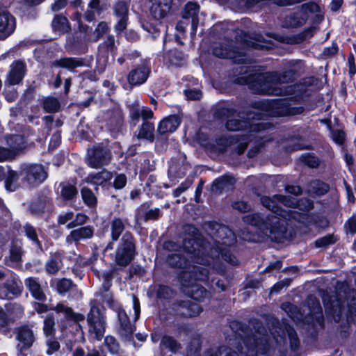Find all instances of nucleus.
Instances as JSON below:
<instances>
[{"label":"nucleus","instance_id":"obj_38","mask_svg":"<svg viewBox=\"0 0 356 356\" xmlns=\"http://www.w3.org/2000/svg\"><path fill=\"white\" fill-rule=\"evenodd\" d=\"M62 266V261L58 256L51 257L45 264V269L49 274H56Z\"/></svg>","mask_w":356,"mask_h":356},{"label":"nucleus","instance_id":"obj_16","mask_svg":"<svg viewBox=\"0 0 356 356\" xmlns=\"http://www.w3.org/2000/svg\"><path fill=\"white\" fill-rule=\"evenodd\" d=\"M149 73V67L145 63H142L129 73L128 81L131 86L140 85L146 81Z\"/></svg>","mask_w":356,"mask_h":356},{"label":"nucleus","instance_id":"obj_4","mask_svg":"<svg viewBox=\"0 0 356 356\" xmlns=\"http://www.w3.org/2000/svg\"><path fill=\"white\" fill-rule=\"evenodd\" d=\"M292 79L293 73L291 71H286L243 75L236 78L234 81L240 85L248 84L252 92L256 94L276 96L298 95L299 86L286 85Z\"/></svg>","mask_w":356,"mask_h":356},{"label":"nucleus","instance_id":"obj_12","mask_svg":"<svg viewBox=\"0 0 356 356\" xmlns=\"http://www.w3.org/2000/svg\"><path fill=\"white\" fill-rule=\"evenodd\" d=\"M213 54L219 58L232 59L236 63H244L246 60L245 54L239 51L232 44H217L213 48Z\"/></svg>","mask_w":356,"mask_h":356},{"label":"nucleus","instance_id":"obj_30","mask_svg":"<svg viewBox=\"0 0 356 356\" xmlns=\"http://www.w3.org/2000/svg\"><path fill=\"white\" fill-rule=\"evenodd\" d=\"M330 190L329 185L319 179L312 181L308 186V191L317 195H323L326 194Z\"/></svg>","mask_w":356,"mask_h":356},{"label":"nucleus","instance_id":"obj_62","mask_svg":"<svg viewBox=\"0 0 356 356\" xmlns=\"http://www.w3.org/2000/svg\"><path fill=\"white\" fill-rule=\"evenodd\" d=\"M289 284H290V280L288 279L276 283L271 289L270 295H271L274 293L280 292L284 286H289Z\"/></svg>","mask_w":356,"mask_h":356},{"label":"nucleus","instance_id":"obj_7","mask_svg":"<svg viewBox=\"0 0 356 356\" xmlns=\"http://www.w3.org/2000/svg\"><path fill=\"white\" fill-rule=\"evenodd\" d=\"M344 293L346 295L348 294L349 298H352L349 301L348 300H346L348 312H347V319L348 321H356V298L355 293L354 291H350L348 290V291H345ZM342 295L339 293L336 296L334 297V299H330L329 300H327L326 298H323L324 305L325 307V311L329 315H332L334 321H339L342 311L345 309V300L341 301V299L342 298Z\"/></svg>","mask_w":356,"mask_h":356},{"label":"nucleus","instance_id":"obj_29","mask_svg":"<svg viewBox=\"0 0 356 356\" xmlns=\"http://www.w3.org/2000/svg\"><path fill=\"white\" fill-rule=\"evenodd\" d=\"M126 220L115 217L111 222V237L112 241H117L125 229Z\"/></svg>","mask_w":356,"mask_h":356},{"label":"nucleus","instance_id":"obj_53","mask_svg":"<svg viewBox=\"0 0 356 356\" xmlns=\"http://www.w3.org/2000/svg\"><path fill=\"white\" fill-rule=\"evenodd\" d=\"M115 12L116 15L118 17H127V12H128L127 5L123 2L118 3L115 7Z\"/></svg>","mask_w":356,"mask_h":356},{"label":"nucleus","instance_id":"obj_46","mask_svg":"<svg viewBox=\"0 0 356 356\" xmlns=\"http://www.w3.org/2000/svg\"><path fill=\"white\" fill-rule=\"evenodd\" d=\"M104 344L108 350L113 354L117 353L119 350V345L115 339L111 336H107L104 340Z\"/></svg>","mask_w":356,"mask_h":356},{"label":"nucleus","instance_id":"obj_41","mask_svg":"<svg viewBox=\"0 0 356 356\" xmlns=\"http://www.w3.org/2000/svg\"><path fill=\"white\" fill-rule=\"evenodd\" d=\"M88 219V217L86 214L79 213L75 217L74 216V218L71 222L67 224V228L70 229L74 227L83 225L87 222Z\"/></svg>","mask_w":356,"mask_h":356},{"label":"nucleus","instance_id":"obj_23","mask_svg":"<svg viewBox=\"0 0 356 356\" xmlns=\"http://www.w3.org/2000/svg\"><path fill=\"white\" fill-rule=\"evenodd\" d=\"M235 179L230 175H224L216 179L212 184L211 191L215 193H221L222 191L232 188Z\"/></svg>","mask_w":356,"mask_h":356},{"label":"nucleus","instance_id":"obj_44","mask_svg":"<svg viewBox=\"0 0 356 356\" xmlns=\"http://www.w3.org/2000/svg\"><path fill=\"white\" fill-rule=\"evenodd\" d=\"M162 344L167 348H169L171 351L175 352L180 348V345L173 338L165 336L162 339Z\"/></svg>","mask_w":356,"mask_h":356},{"label":"nucleus","instance_id":"obj_40","mask_svg":"<svg viewBox=\"0 0 356 356\" xmlns=\"http://www.w3.org/2000/svg\"><path fill=\"white\" fill-rule=\"evenodd\" d=\"M6 312L8 316L10 321H14L22 316L24 309L19 305L10 304L6 306Z\"/></svg>","mask_w":356,"mask_h":356},{"label":"nucleus","instance_id":"obj_36","mask_svg":"<svg viewBox=\"0 0 356 356\" xmlns=\"http://www.w3.org/2000/svg\"><path fill=\"white\" fill-rule=\"evenodd\" d=\"M42 107L47 113H56L59 111L60 103L56 97H47L42 99Z\"/></svg>","mask_w":356,"mask_h":356},{"label":"nucleus","instance_id":"obj_47","mask_svg":"<svg viewBox=\"0 0 356 356\" xmlns=\"http://www.w3.org/2000/svg\"><path fill=\"white\" fill-rule=\"evenodd\" d=\"M15 157L14 151H12L9 147L0 146V162L11 161Z\"/></svg>","mask_w":356,"mask_h":356},{"label":"nucleus","instance_id":"obj_15","mask_svg":"<svg viewBox=\"0 0 356 356\" xmlns=\"http://www.w3.org/2000/svg\"><path fill=\"white\" fill-rule=\"evenodd\" d=\"M172 0H152L149 12L152 17L159 20L165 17L170 12Z\"/></svg>","mask_w":356,"mask_h":356},{"label":"nucleus","instance_id":"obj_43","mask_svg":"<svg viewBox=\"0 0 356 356\" xmlns=\"http://www.w3.org/2000/svg\"><path fill=\"white\" fill-rule=\"evenodd\" d=\"M22 253L21 246L13 244L10 247L9 259L13 262H19L21 261Z\"/></svg>","mask_w":356,"mask_h":356},{"label":"nucleus","instance_id":"obj_42","mask_svg":"<svg viewBox=\"0 0 356 356\" xmlns=\"http://www.w3.org/2000/svg\"><path fill=\"white\" fill-rule=\"evenodd\" d=\"M46 345L47 347L46 353L49 355L54 354L55 352L58 351L60 348V343L54 338V337H47Z\"/></svg>","mask_w":356,"mask_h":356},{"label":"nucleus","instance_id":"obj_5","mask_svg":"<svg viewBox=\"0 0 356 356\" xmlns=\"http://www.w3.org/2000/svg\"><path fill=\"white\" fill-rule=\"evenodd\" d=\"M289 113L287 106L281 100L264 101L254 104L252 111L247 113L244 120V113H239L238 118H230L226 122V128L231 131L248 130L250 133L260 132L268 128L269 124L264 122H254L266 116L285 115Z\"/></svg>","mask_w":356,"mask_h":356},{"label":"nucleus","instance_id":"obj_55","mask_svg":"<svg viewBox=\"0 0 356 356\" xmlns=\"http://www.w3.org/2000/svg\"><path fill=\"white\" fill-rule=\"evenodd\" d=\"M108 31L107 24L104 22H100L94 31L95 40H99Z\"/></svg>","mask_w":356,"mask_h":356},{"label":"nucleus","instance_id":"obj_13","mask_svg":"<svg viewBox=\"0 0 356 356\" xmlns=\"http://www.w3.org/2000/svg\"><path fill=\"white\" fill-rule=\"evenodd\" d=\"M173 309L177 315L187 318L195 317L202 312V308L191 300H184L175 304Z\"/></svg>","mask_w":356,"mask_h":356},{"label":"nucleus","instance_id":"obj_49","mask_svg":"<svg viewBox=\"0 0 356 356\" xmlns=\"http://www.w3.org/2000/svg\"><path fill=\"white\" fill-rule=\"evenodd\" d=\"M336 239L332 235H327L317 239L315 241L316 246L318 248H325L330 244L334 243Z\"/></svg>","mask_w":356,"mask_h":356},{"label":"nucleus","instance_id":"obj_45","mask_svg":"<svg viewBox=\"0 0 356 356\" xmlns=\"http://www.w3.org/2000/svg\"><path fill=\"white\" fill-rule=\"evenodd\" d=\"M72 286V282L68 279H61L56 284L57 291L59 293H65L70 290Z\"/></svg>","mask_w":356,"mask_h":356},{"label":"nucleus","instance_id":"obj_48","mask_svg":"<svg viewBox=\"0 0 356 356\" xmlns=\"http://www.w3.org/2000/svg\"><path fill=\"white\" fill-rule=\"evenodd\" d=\"M302 161L310 168H317L319 165L318 158L310 154H304L300 157Z\"/></svg>","mask_w":356,"mask_h":356},{"label":"nucleus","instance_id":"obj_22","mask_svg":"<svg viewBox=\"0 0 356 356\" xmlns=\"http://www.w3.org/2000/svg\"><path fill=\"white\" fill-rule=\"evenodd\" d=\"M25 286L29 290L31 294L36 300L43 301L46 299V296L41 287L38 278L30 277L25 280Z\"/></svg>","mask_w":356,"mask_h":356},{"label":"nucleus","instance_id":"obj_24","mask_svg":"<svg viewBox=\"0 0 356 356\" xmlns=\"http://www.w3.org/2000/svg\"><path fill=\"white\" fill-rule=\"evenodd\" d=\"M93 229L90 226L82 227L72 230L66 237V241L69 243L91 238L93 235Z\"/></svg>","mask_w":356,"mask_h":356},{"label":"nucleus","instance_id":"obj_18","mask_svg":"<svg viewBox=\"0 0 356 356\" xmlns=\"http://www.w3.org/2000/svg\"><path fill=\"white\" fill-rule=\"evenodd\" d=\"M16 337L20 343L18 344V347L19 348L20 345H22L21 349L30 348L35 341L32 330L26 325L17 328Z\"/></svg>","mask_w":356,"mask_h":356},{"label":"nucleus","instance_id":"obj_20","mask_svg":"<svg viewBox=\"0 0 356 356\" xmlns=\"http://www.w3.org/2000/svg\"><path fill=\"white\" fill-rule=\"evenodd\" d=\"M118 319L120 321V327L118 332L126 340L132 337L135 327L131 325L129 318L124 310L118 312Z\"/></svg>","mask_w":356,"mask_h":356},{"label":"nucleus","instance_id":"obj_11","mask_svg":"<svg viewBox=\"0 0 356 356\" xmlns=\"http://www.w3.org/2000/svg\"><path fill=\"white\" fill-rule=\"evenodd\" d=\"M111 159V153L105 146L97 145L88 150L87 164L92 168H100Z\"/></svg>","mask_w":356,"mask_h":356},{"label":"nucleus","instance_id":"obj_21","mask_svg":"<svg viewBox=\"0 0 356 356\" xmlns=\"http://www.w3.org/2000/svg\"><path fill=\"white\" fill-rule=\"evenodd\" d=\"M181 123V118L179 115H170L163 120L159 124L158 131L161 134H165L174 132Z\"/></svg>","mask_w":356,"mask_h":356},{"label":"nucleus","instance_id":"obj_14","mask_svg":"<svg viewBox=\"0 0 356 356\" xmlns=\"http://www.w3.org/2000/svg\"><path fill=\"white\" fill-rule=\"evenodd\" d=\"M15 27V17L7 11H0V39H5L11 35Z\"/></svg>","mask_w":356,"mask_h":356},{"label":"nucleus","instance_id":"obj_27","mask_svg":"<svg viewBox=\"0 0 356 356\" xmlns=\"http://www.w3.org/2000/svg\"><path fill=\"white\" fill-rule=\"evenodd\" d=\"M7 143L9 148L14 151L15 156L26 147V143L24 138L21 135H14L7 138Z\"/></svg>","mask_w":356,"mask_h":356},{"label":"nucleus","instance_id":"obj_63","mask_svg":"<svg viewBox=\"0 0 356 356\" xmlns=\"http://www.w3.org/2000/svg\"><path fill=\"white\" fill-rule=\"evenodd\" d=\"M183 60L184 57L181 53L175 52L173 54H170V61L172 65L176 66L181 65Z\"/></svg>","mask_w":356,"mask_h":356},{"label":"nucleus","instance_id":"obj_9","mask_svg":"<svg viewBox=\"0 0 356 356\" xmlns=\"http://www.w3.org/2000/svg\"><path fill=\"white\" fill-rule=\"evenodd\" d=\"M89 332L97 340L100 341L105 332L106 320L104 314L97 306H92L87 316Z\"/></svg>","mask_w":356,"mask_h":356},{"label":"nucleus","instance_id":"obj_50","mask_svg":"<svg viewBox=\"0 0 356 356\" xmlns=\"http://www.w3.org/2000/svg\"><path fill=\"white\" fill-rule=\"evenodd\" d=\"M172 289L167 286H159L156 291V295L159 298H168L172 296Z\"/></svg>","mask_w":356,"mask_h":356},{"label":"nucleus","instance_id":"obj_57","mask_svg":"<svg viewBox=\"0 0 356 356\" xmlns=\"http://www.w3.org/2000/svg\"><path fill=\"white\" fill-rule=\"evenodd\" d=\"M186 97L191 100H197L200 99L202 96V92L200 90L193 89V90H186L184 91Z\"/></svg>","mask_w":356,"mask_h":356},{"label":"nucleus","instance_id":"obj_19","mask_svg":"<svg viewBox=\"0 0 356 356\" xmlns=\"http://www.w3.org/2000/svg\"><path fill=\"white\" fill-rule=\"evenodd\" d=\"M112 177L113 175L111 172L104 170L97 173L88 175L86 178H84L82 180L81 184L84 183L92 184L96 186L95 188V191H97L98 186L104 185L108 181L111 180Z\"/></svg>","mask_w":356,"mask_h":356},{"label":"nucleus","instance_id":"obj_51","mask_svg":"<svg viewBox=\"0 0 356 356\" xmlns=\"http://www.w3.org/2000/svg\"><path fill=\"white\" fill-rule=\"evenodd\" d=\"M232 138L223 136L216 140L217 148L218 151H223L227 146L231 145L233 142Z\"/></svg>","mask_w":356,"mask_h":356},{"label":"nucleus","instance_id":"obj_54","mask_svg":"<svg viewBox=\"0 0 356 356\" xmlns=\"http://www.w3.org/2000/svg\"><path fill=\"white\" fill-rule=\"evenodd\" d=\"M127 184V177L124 174L118 175L113 181V186L116 189L123 188Z\"/></svg>","mask_w":356,"mask_h":356},{"label":"nucleus","instance_id":"obj_25","mask_svg":"<svg viewBox=\"0 0 356 356\" xmlns=\"http://www.w3.org/2000/svg\"><path fill=\"white\" fill-rule=\"evenodd\" d=\"M21 291L17 283L13 280L11 282H7L0 286V298H12L15 296L19 295Z\"/></svg>","mask_w":356,"mask_h":356},{"label":"nucleus","instance_id":"obj_1","mask_svg":"<svg viewBox=\"0 0 356 356\" xmlns=\"http://www.w3.org/2000/svg\"><path fill=\"white\" fill-rule=\"evenodd\" d=\"M185 230L192 234V235L185 236L183 239L182 248L186 255H184L181 252V250H179L177 245L172 241H168L164 244L165 249L178 252L168 257L167 263L170 266L182 268V271L189 270L192 267L197 266L190 264L189 260H191L193 263L211 266L217 271H222L218 264L220 254L227 263L237 265V259L227 248L236 242V236L229 227L223 225H213L209 234L216 248L209 241H200V239L196 236L197 229L193 226L187 225Z\"/></svg>","mask_w":356,"mask_h":356},{"label":"nucleus","instance_id":"obj_37","mask_svg":"<svg viewBox=\"0 0 356 356\" xmlns=\"http://www.w3.org/2000/svg\"><path fill=\"white\" fill-rule=\"evenodd\" d=\"M154 124L149 122H144L140 130L138 135L139 138H144L148 140L149 141H153L154 140Z\"/></svg>","mask_w":356,"mask_h":356},{"label":"nucleus","instance_id":"obj_61","mask_svg":"<svg viewBox=\"0 0 356 356\" xmlns=\"http://www.w3.org/2000/svg\"><path fill=\"white\" fill-rule=\"evenodd\" d=\"M10 322L6 312L0 307V331L8 326Z\"/></svg>","mask_w":356,"mask_h":356},{"label":"nucleus","instance_id":"obj_31","mask_svg":"<svg viewBox=\"0 0 356 356\" xmlns=\"http://www.w3.org/2000/svg\"><path fill=\"white\" fill-rule=\"evenodd\" d=\"M57 313H63L65 315L67 318L72 319L76 322L83 321L84 316L82 314L74 313L72 308L65 306L63 303H58L54 308Z\"/></svg>","mask_w":356,"mask_h":356},{"label":"nucleus","instance_id":"obj_2","mask_svg":"<svg viewBox=\"0 0 356 356\" xmlns=\"http://www.w3.org/2000/svg\"><path fill=\"white\" fill-rule=\"evenodd\" d=\"M261 203L272 213L265 217L259 213L248 214L243 217V221L257 227L264 235L276 241L285 237L287 220H300V213L296 209L306 212L313 208V202L307 198L297 200L282 195L262 197Z\"/></svg>","mask_w":356,"mask_h":356},{"label":"nucleus","instance_id":"obj_60","mask_svg":"<svg viewBox=\"0 0 356 356\" xmlns=\"http://www.w3.org/2000/svg\"><path fill=\"white\" fill-rule=\"evenodd\" d=\"M232 207L241 212H246L251 209L250 204L243 201L236 202L233 204Z\"/></svg>","mask_w":356,"mask_h":356},{"label":"nucleus","instance_id":"obj_52","mask_svg":"<svg viewBox=\"0 0 356 356\" xmlns=\"http://www.w3.org/2000/svg\"><path fill=\"white\" fill-rule=\"evenodd\" d=\"M24 229L26 236L29 238L36 243H39L36 230L33 227L27 224L24 227Z\"/></svg>","mask_w":356,"mask_h":356},{"label":"nucleus","instance_id":"obj_56","mask_svg":"<svg viewBox=\"0 0 356 356\" xmlns=\"http://www.w3.org/2000/svg\"><path fill=\"white\" fill-rule=\"evenodd\" d=\"M74 218V213L72 211H67L60 214L58 218V222L60 225L68 224Z\"/></svg>","mask_w":356,"mask_h":356},{"label":"nucleus","instance_id":"obj_28","mask_svg":"<svg viewBox=\"0 0 356 356\" xmlns=\"http://www.w3.org/2000/svg\"><path fill=\"white\" fill-rule=\"evenodd\" d=\"M83 65V61L76 58H63L58 60H56L53 62L54 66L66 68L69 70H73L74 69L78 67H81Z\"/></svg>","mask_w":356,"mask_h":356},{"label":"nucleus","instance_id":"obj_58","mask_svg":"<svg viewBox=\"0 0 356 356\" xmlns=\"http://www.w3.org/2000/svg\"><path fill=\"white\" fill-rule=\"evenodd\" d=\"M187 168L188 165H184L181 168H180V170H177V166L175 165H171L169 168V172L170 174H174L176 177H182L186 175Z\"/></svg>","mask_w":356,"mask_h":356},{"label":"nucleus","instance_id":"obj_34","mask_svg":"<svg viewBox=\"0 0 356 356\" xmlns=\"http://www.w3.org/2000/svg\"><path fill=\"white\" fill-rule=\"evenodd\" d=\"M19 175L17 172L8 169L5 179V187L7 191H15L19 186Z\"/></svg>","mask_w":356,"mask_h":356},{"label":"nucleus","instance_id":"obj_59","mask_svg":"<svg viewBox=\"0 0 356 356\" xmlns=\"http://www.w3.org/2000/svg\"><path fill=\"white\" fill-rule=\"evenodd\" d=\"M332 138L338 144H342L345 140V133L341 130H333L332 131Z\"/></svg>","mask_w":356,"mask_h":356},{"label":"nucleus","instance_id":"obj_35","mask_svg":"<svg viewBox=\"0 0 356 356\" xmlns=\"http://www.w3.org/2000/svg\"><path fill=\"white\" fill-rule=\"evenodd\" d=\"M52 28L55 32L58 33L68 31L70 27L67 19L61 15H56L53 19Z\"/></svg>","mask_w":356,"mask_h":356},{"label":"nucleus","instance_id":"obj_64","mask_svg":"<svg viewBox=\"0 0 356 356\" xmlns=\"http://www.w3.org/2000/svg\"><path fill=\"white\" fill-rule=\"evenodd\" d=\"M73 356H100L99 353L97 350H90L86 355L82 348H77L74 352Z\"/></svg>","mask_w":356,"mask_h":356},{"label":"nucleus","instance_id":"obj_26","mask_svg":"<svg viewBox=\"0 0 356 356\" xmlns=\"http://www.w3.org/2000/svg\"><path fill=\"white\" fill-rule=\"evenodd\" d=\"M200 7L196 3H188L185 7L184 14V18H192V29L193 32L195 33L198 24V19L197 17L199 12Z\"/></svg>","mask_w":356,"mask_h":356},{"label":"nucleus","instance_id":"obj_6","mask_svg":"<svg viewBox=\"0 0 356 356\" xmlns=\"http://www.w3.org/2000/svg\"><path fill=\"white\" fill-rule=\"evenodd\" d=\"M209 270L202 266H193L191 270L181 271L179 281L184 293L198 301L209 297V293L197 281H205L208 278Z\"/></svg>","mask_w":356,"mask_h":356},{"label":"nucleus","instance_id":"obj_33","mask_svg":"<svg viewBox=\"0 0 356 356\" xmlns=\"http://www.w3.org/2000/svg\"><path fill=\"white\" fill-rule=\"evenodd\" d=\"M81 198L86 205L90 208H95L97 204V198L95 193L88 187L81 189Z\"/></svg>","mask_w":356,"mask_h":356},{"label":"nucleus","instance_id":"obj_3","mask_svg":"<svg viewBox=\"0 0 356 356\" xmlns=\"http://www.w3.org/2000/svg\"><path fill=\"white\" fill-rule=\"evenodd\" d=\"M270 334L274 341H270L266 335V330L260 324H257V329L254 333L248 328L241 327L235 333L234 338L229 340L232 346H221L216 350H210L206 356H239L237 352L232 348L240 350L245 356H257L258 354H264L273 347V343L279 346L285 343L286 336L290 341L291 348L296 349L299 345V339L293 327L286 324L276 325L270 330Z\"/></svg>","mask_w":356,"mask_h":356},{"label":"nucleus","instance_id":"obj_17","mask_svg":"<svg viewBox=\"0 0 356 356\" xmlns=\"http://www.w3.org/2000/svg\"><path fill=\"white\" fill-rule=\"evenodd\" d=\"M26 71L25 64L19 60L14 62L10 65V70L7 76L8 83L11 85L18 84L23 79Z\"/></svg>","mask_w":356,"mask_h":356},{"label":"nucleus","instance_id":"obj_10","mask_svg":"<svg viewBox=\"0 0 356 356\" xmlns=\"http://www.w3.org/2000/svg\"><path fill=\"white\" fill-rule=\"evenodd\" d=\"M21 175L30 186H36L47 178L48 173L41 164H24L21 167Z\"/></svg>","mask_w":356,"mask_h":356},{"label":"nucleus","instance_id":"obj_8","mask_svg":"<svg viewBox=\"0 0 356 356\" xmlns=\"http://www.w3.org/2000/svg\"><path fill=\"white\" fill-rule=\"evenodd\" d=\"M136 255V245L134 238L130 233L123 234L116 249L114 261L120 267L127 266Z\"/></svg>","mask_w":356,"mask_h":356},{"label":"nucleus","instance_id":"obj_39","mask_svg":"<svg viewBox=\"0 0 356 356\" xmlns=\"http://www.w3.org/2000/svg\"><path fill=\"white\" fill-rule=\"evenodd\" d=\"M56 323L51 315L47 316L44 320L43 332L46 337H54Z\"/></svg>","mask_w":356,"mask_h":356},{"label":"nucleus","instance_id":"obj_32","mask_svg":"<svg viewBox=\"0 0 356 356\" xmlns=\"http://www.w3.org/2000/svg\"><path fill=\"white\" fill-rule=\"evenodd\" d=\"M60 186V195L65 200H72L76 197L78 195V190L76 187L70 183H61Z\"/></svg>","mask_w":356,"mask_h":356}]
</instances>
